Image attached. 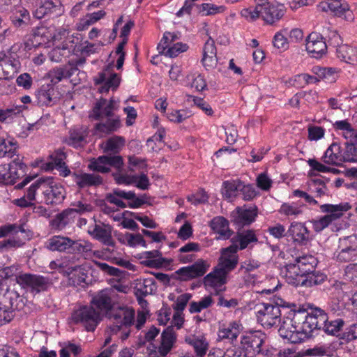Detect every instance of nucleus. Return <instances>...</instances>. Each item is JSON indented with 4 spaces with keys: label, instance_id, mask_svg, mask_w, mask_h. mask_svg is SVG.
<instances>
[{
    "label": "nucleus",
    "instance_id": "nucleus-48",
    "mask_svg": "<svg viewBox=\"0 0 357 357\" xmlns=\"http://www.w3.org/2000/svg\"><path fill=\"white\" fill-rule=\"evenodd\" d=\"M303 206L304 204L300 202L284 203L281 205L279 212L284 215L296 218L303 213Z\"/></svg>",
    "mask_w": 357,
    "mask_h": 357
},
{
    "label": "nucleus",
    "instance_id": "nucleus-13",
    "mask_svg": "<svg viewBox=\"0 0 357 357\" xmlns=\"http://www.w3.org/2000/svg\"><path fill=\"white\" fill-rule=\"evenodd\" d=\"M210 265L202 259H199L190 266L181 267L174 273L181 281H189L203 276L208 271Z\"/></svg>",
    "mask_w": 357,
    "mask_h": 357
},
{
    "label": "nucleus",
    "instance_id": "nucleus-50",
    "mask_svg": "<svg viewBox=\"0 0 357 357\" xmlns=\"http://www.w3.org/2000/svg\"><path fill=\"white\" fill-rule=\"evenodd\" d=\"M24 226L23 225H17V224H6L0 226V238H3L6 236H10L12 235H18L21 234L23 235L24 234Z\"/></svg>",
    "mask_w": 357,
    "mask_h": 357
},
{
    "label": "nucleus",
    "instance_id": "nucleus-52",
    "mask_svg": "<svg viewBox=\"0 0 357 357\" xmlns=\"http://www.w3.org/2000/svg\"><path fill=\"white\" fill-rule=\"evenodd\" d=\"M199 13L204 16L213 15L224 13L226 10L225 6H217L211 3H204L199 6Z\"/></svg>",
    "mask_w": 357,
    "mask_h": 357
},
{
    "label": "nucleus",
    "instance_id": "nucleus-36",
    "mask_svg": "<svg viewBox=\"0 0 357 357\" xmlns=\"http://www.w3.org/2000/svg\"><path fill=\"white\" fill-rule=\"evenodd\" d=\"M227 275L217 266L204 278V285L210 287H220L227 283Z\"/></svg>",
    "mask_w": 357,
    "mask_h": 357
},
{
    "label": "nucleus",
    "instance_id": "nucleus-20",
    "mask_svg": "<svg viewBox=\"0 0 357 357\" xmlns=\"http://www.w3.org/2000/svg\"><path fill=\"white\" fill-rule=\"evenodd\" d=\"M37 105L39 106H52L58 101V97L52 84H43L35 93Z\"/></svg>",
    "mask_w": 357,
    "mask_h": 357
},
{
    "label": "nucleus",
    "instance_id": "nucleus-45",
    "mask_svg": "<svg viewBox=\"0 0 357 357\" xmlns=\"http://www.w3.org/2000/svg\"><path fill=\"white\" fill-rule=\"evenodd\" d=\"M94 237L105 245L114 246V242L112 237L111 229L105 226L96 225L93 230Z\"/></svg>",
    "mask_w": 357,
    "mask_h": 357
},
{
    "label": "nucleus",
    "instance_id": "nucleus-53",
    "mask_svg": "<svg viewBox=\"0 0 357 357\" xmlns=\"http://www.w3.org/2000/svg\"><path fill=\"white\" fill-rule=\"evenodd\" d=\"M102 161L105 162V165L109 167L114 168L117 172H121L123 167V159L121 155L114 154V155H103Z\"/></svg>",
    "mask_w": 357,
    "mask_h": 357
},
{
    "label": "nucleus",
    "instance_id": "nucleus-58",
    "mask_svg": "<svg viewBox=\"0 0 357 357\" xmlns=\"http://www.w3.org/2000/svg\"><path fill=\"white\" fill-rule=\"evenodd\" d=\"M345 151L343 153L344 162H357V143L346 142Z\"/></svg>",
    "mask_w": 357,
    "mask_h": 357
},
{
    "label": "nucleus",
    "instance_id": "nucleus-18",
    "mask_svg": "<svg viewBox=\"0 0 357 357\" xmlns=\"http://www.w3.org/2000/svg\"><path fill=\"white\" fill-rule=\"evenodd\" d=\"M64 149V148H59L50 154L47 166L51 169H56L60 176L66 177L70 174L71 172L65 162L67 155Z\"/></svg>",
    "mask_w": 357,
    "mask_h": 357
},
{
    "label": "nucleus",
    "instance_id": "nucleus-23",
    "mask_svg": "<svg viewBox=\"0 0 357 357\" xmlns=\"http://www.w3.org/2000/svg\"><path fill=\"white\" fill-rule=\"evenodd\" d=\"M142 264L146 267L159 268L169 266L172 260L162 257V252L158 250L146 251L141 254Z\"/></svg>",
    "mask_w": 357,
    "mask_h": 357
},
{
    "label": "nucleus",
    "instance_id": "nucleus-40",
    "mask_svg": "<svg viewBox=\"0 0 357 357\" xmlns=\"http://www.w3.org/2000/svg\"><path fill=\"white\" fill-rule=\"evenodd\" d=\"M71 239L68 237L54 236L46 243V248L51 251L64 252L69 251Z\"/></svg>",
    "mask_w": 357,
    "mask_h": 357
},
{
    "label": "nucleus",
    "instance_id": "nucleus-24",
    "mask_svg": "<svg viewBox=\"0 0 357 357\" xmlns=\"http://www.w3.org/2000/svg\"><path fill=\"white\" fill-rule=\"evenodd\" d=\"M241 325L235 321L223 324L218 330V340H227L231 344L236 345L241 332Z\"/></svg>",
    "mask_w": 357,
    "mask_h": 357
},
{
    "label": "nucleus",
    "instance_id": "nucleus-30",
    "mask_svg": "<svg viewBox=\"0 0 357 357\" xmlns=\"http://www.w3.org/2000/svg\"><path fill=\"white\" fill-rule=\"evenodd\" d=\"M266 7L261 10V18L269 24L280 20L285 13V8L282 4H266Z\"/></svg>",
    "mask_w": 357,
    "mask_h": 357
},
{
    "label": "nucleus",
    "instance_id": "nucleus-39",
    "mask_svg": "<svg viewBox=\"0 0 357 357\" xmlns=\"http://www.w3.org/2000/svg\"><path fill=\"white\" fill-rule=\"evenodd\" d=\"M337 57L342 61L353 66L357 65V50L356 48L347 45H339L336 50Z\"/></svg>",
    "mask_w": 357,
    "mask_h": 357
},
{
    "label": "nucleus",
    "instance_id": "nucleus-56",
    "mask_svg": "<svg viewBox=\"0 0 357 357\" xmlns=\"http://www.w3.org/2000/svg\"><path fill=\"white\" fill-rule=\"evenodd\" d=\"M103 155H100L96 159H93L88 165V168L93 171L102 174L109 173L111 169L105 165V162L102 161Z\"/></svg>",
    "mask_w": 357,
    "mask_h": 357
},
{
    "label": "nucleus",
    "instance_id": "nucleus-32",
    "mask_svg": "<svg viewBox=\"0 0 357 357\" xmlns=\"http://www.w3.org/2000/svg\"><path fill=\"white\" fill-rule=\"evenodd\" d=\"M87 127L79 126L72 128L69 131L68 144L75 148L84 146L89 135Z\"/></svg>",
    "mask_w": 357,
    "mask_h": 357
},
{
    "label": "nucleus",
    "instance_id": "nucleus-6",
    "mask_svg": "<svg viewBox=\"0 0 357 357\" xmlns=\"http://www.w3.org/2000/svg\"><path fill=\"white\" fill-rule=\"evenodd\" d=\"M317 264V259L312 255H303L295 259L294 263L287 264L286 279L289 284H291L295 279L304 278L312 272Z\"/></svg>",
    "mask_w": 357,
    "mask_h": 357
},
{
    "label": "nucleus",
    "instance_id": "nucleus-51",
    "mask_svg": "<svg viewBox=\"0 0 357 357\" xmlns=\"http://www.w3.org/2000/svg\"><path fill=\"white\" fill-rule=\"evenodd\" d=\"M213 300L211 296L202 298L199 301H192L190 303L189 311L190 313H198L202 310L206 309L212 305Z\"/></svg>",
    "mask_w": 357,
    "mask_h": 357
},
{
    "label": "nucleus",
    "instance_id": "nucleus-38",
    "mask_svg": "<svg viewBox=\"0 0 357 357\" xmlns=\"http://www.w3.org/2000/svg\"><path fill=\"white\" fill-rule=\"evenodd\" d=\"M29 239L25 229H24V234L21 235H12L8 239L0 241V250L8 251L13 248H17L22 247Z\"/></svg>",
    "mask_w": 357,
    "mask_h": 357
},
{
    "label": "nucleus",
    "instance_id": "nucleus-28",
    "mask_svg": "<svg viewBox=\"0 0 357 357\" xmlns=\"http://www.w3.org/2000/svg\"><path fill=\"white\" fill-rule=\"evenodd\" d=\"M337 349V342L318 344L312 348L305 350V356L310 357H332L334 356Z\"/></svg>",
    "mask_w": 357,
    "mask_h": 357
},
{
    "label": "nucleus",
    "instance_id": "nucleus-46",
    "mask_svg": "<svg viewBox=\"0 0 357 357\" xmlns=\"http://www.w3.org/2000/svg\"><path fill=\"white\" fill-rule=\"evenodd\" d=\"M70 273L72 276L70 277V284L73 286H82L83 284H86V279L87 274L85 272L84 268L81 266H75L69 268Z\"/></svg>",
    "mask_w": 357,
    "mask_h": 357
},
{
    "label": "nucleus",
    "instance_id": "nucleus-49",
    "mask_svg": "<svg viewBox=\"0 0 357 357\" xmlns=\"http://www.w3.org/2000/svg\"><path fill=\"white\" fill-rule=\"evenodd\" d=\"M241 181L239 180L226 181L223 183L222 195L230 199L237 196L240 192Z\"/></svg>",
    "mask_w": 357,
    "mask_h": 357
},
{
    "label": "nucleus",
    "instance_id": "nucleus-44",
    "mask_svg": "<svg viewBox=\"0 0 357 357\" xmlns=\"http://www.w3.org/2000/svg\"><path fill=\"white\" fill-rule=\"evenodd\" d=\"M37 192V185L33 183L27 189L26 192L23 197L15 199L13 201V203L17 206L21 208H26L33 206V201L36 199V195Z\"/></svg>",
    "mask_w": 357,
    "mask_h": 357
},
{
    "label": "nucleus",
    "instance_id": "nucleus-2",
    "mask_svg": "<svg viewBox=\"0 0 357 357\" xmlns=\"http://www.w3.org/2000/svg\"><path fill=\"white\" fill-rule=\"evenodd\" d=\"M118 109L116 101L101 98L96 100L89 112V119L100 121L94 126L96 135L100 137L110 135L118 131L122 126L119 115L115 112Z\"/></svg>",
    "mask_w": 357,
    "mask_h": 357
},
{
    "label": "nucleus",
    "instance_id": "nucleus-64",
    "mask_svg": "<svg viewBox=\"0 0 357 357\" xmlns=\"http://www.w3.org/2000/svg\"><path fill=\"white\" fill-rule=\"evenodd\" d=\"M312 192L315 193L316 197H321L326 194L327 187L325 182L319 178L314 179L311 184Z\"/></svg>",
    "mask_w": 357,
    "mask_h": 357
},
{
    "label": "nucleus",
    "instance_id": "nucleus-62",
    "mask_svg": "<svg viewBox=\"0 0 357 357\" xmlns=\"http://www.w3.org/2000/svg\"><path fill=\"white\" fill-rule=\"evenodd\" d=\"M259 6H256L255 8H243L241 11V15L249 21H254L259 17H261V10Z\"/></svg>",
    "mask_w": 357,
    "mask_h": 357
},
{
    "label": "nucleus",
    "instance_id": "nucleus-60",
    "mask_svg": "<svg viewBox=\"0 0 357 357\" xmlns=\"http://www.w3.org/2000/svg\"><path fill=\"white\" fill-rule=\"evenodd\" d=\"M238 262H236L234 259H218V264L216 266L219 269H220L224 273L227 275L234 270Z\"/></svg>",
    "mask_w": 357,
    "mask_h": 357
},
{
    "label": "nucleus",
    "instance_id": "nucleus-29",
    "mask_svg": "<svg viewBox=\"0 0 357 357\" xmlns=\"http://www.w3.org/2000/svg\"><path fill=\"white\" fill-rule=\"evenodd\" d=\"M258 242V238L255 231L249 229L238 232L232 238L231 243L236 244L239 250L248 247L252 248L253 244Z\"/></svg>",
    "mask_w": 357,
    "mask_h": 357
},
{
    "label": "nucleus",
    "instance_id": "nucleus-41",
    "mask_svg": "<svg viewBox=\"0 0 357 357\" xmlns=\"http://www.w3.org/2000/svg\"><path fill=\"white\" fill-rule=\"evenodd\" d=\"M126 139L123 137L114 135L108 138L102 144L104 153L117 154L125 146Z\"/></svg>",
    "mask_w": 357,
    "mask_h": 357
},
{
    "label": "nucleus",
    "instance_id": "nucleus-25",
    "mask_svg": "<svg viewBox=\"0 0 357 357\" xmlns=\"http://www.w3.org/2000/svg\"><path fill=\"white\" fill-rule=\"evenodd\" d=\"M208 225L214 233L219 235L218 239H229L234 234V231L229 228V221L223 216L214 217L209 222Z\"/></svg>",
    "mask_w": 357,
    "mask_h": 357
},
{
    "label": "nucleus",
    "instance_id": "nucleus-63",
    "mask_svg": "<svg viewBox=\"0 0 357 357\" xmlns=\"http://www.w3.org/2000/svg\"><path fill=\"white\" fill-rule=\"evenodd\" d=\"M238 248L236 244H231L227 248L222 249V255L220 259H234L236 262H238V255L237 254Z\"/></svg>",
    "mask_w": 357,
    "mask_h": 357
},
{
    "label": "nucleus",
    "instance_id": "nucleus-27",
    "mask_svg": "<svg viewBox=\"0 0 357 357\" xmlns=\"http://www.w3.org/2000/svg\"><path fill=\"white\" fill-rule=\"evenodd\" d=\"M202 63L206 70L214 68L218 63L217 50L214 40L210 37L203 47Z\"/></svg>",
    "mask_w": 357,
    "mask_h": 357
},
{
    "label": "nucleus",
    "instance_id": "nucleus-10",
    "mask_svg": "<svg viewBox=\"0 0 357 357\" xmlns=\"http://www.w3.org/2000/svg\"><path fill=\"white\" fill-rule=\"evenodd\" d=\"M18 284L22 289L36 294L47 291L52 282L50 278L40 275L24 273L18 278Z\"/></svg>",
    "mask_w": 357,
    "mask_h": 357
},
{
    "label": "nucleus",
    "instance_id": "nucleus-43",
    "mask_svg": "<svg viewBox=\"0 0 357 357\" xmlns=\"http://www.w3.org/2000/svg\"><path fill=\"white\" fill-rule=\"evenodd\" d=\"M186 342L191 345L198 357H204L209 347L206 339L203 336H193L185 339Z\"/></svg>",
    "mask_w": 357,
    "mask_h": 357
},
{
    "label": "nucleus",
    "instance_id": "nucleus-3",
    "mask_svg": "<svg viewBox=\"0 0 357 357\" xmlns=\"http://www.w3.org/2000/svg\"><path fill=\"white\" fill-rule=\"evenodd\" d=\"M266 335L261 331H250L241 337V347L245 357H255L261 354L273 357L276 349L266 344Z\"/></svg>",
    "mask_w": 357,
    "mask_h": 357
},
{
    "label": "nucleus",
    "instance_id": "nucleus-33",
    "mask_svg": "<svg viewBox=\"0 0 357 357\" xmlns=\"http://www.w3.org/2000/svg\"><path fill=\"white\" fill-rule=\"evenodd\" d=\"M326 275L320 272H316L314 270L305 275L304 278H299L300 280L295 279L291 282V284L295 287H311L312 286L322 284L326 279Z\"/></svg>",
    "mask_w": 357,
    "mask_h": 357
},
{
    "label": "nucleus",
    "instance_id": "nucleus-8",
    "mask_svg": "<svg viewBox=\"0 0 357 357\" xmlns=\"http://www.w3.org/2000/svg\"><path fill=\"white\" fill-rule=\"evenodd\" d=\"M108 319L113 322L109 328L116 334L121 330H128L135 323V312L133 308L127 305H117L112 310Z\"/></svg>",
    "mask_w": 357,
    "mask_h": 357
},
{
    "label": "nucleus",
    "instance_id": "nucleus-15",
    "mask_svg": "<svg viewBox=\"0 0 357 357\" xmlns=\"http://www.w3.org/2000/svg\"><path fill=\"white\" fill-rule=\"evenodd\" d=\"M71 206L70 208L64 210L57 214L53 220V224L56 225L58 227H63L67 224L66 219L72 213H77L82 215L85 213L91 212L93 209V206L86 200L75 201L71 204Z\"/></svg>",
    "mask_w": 357,
    "mask_h": 357
},
{
    "label": "nucleus",
    "instance_id": "nucleus-1",
    "mask_svg": "<svg viewBox=\"0 0 357 357\" xmlns=\"http://www.w3.org/2000/svg\"><path fill=\"white\" fill-rule=\"evenodd\" d=\"M287 307L290 311L278 331L282 338L294 344L312 337V332L317 329H322L328 335H337L344 326L342 319H329L325 311L317 307H311L310 312L294 303H288Z\"/></svg>",
    "mask_w": 357,
    "mask_h": 357
},
{
    "label": "nucleus",
    "instance_id": "nucleus-19",
    "mask_svg": "<svg viewBox=\"0 0 357 357\" xmlns=\"http://www.w3.org/2000/svg\"><path fill=\"white\" fill-rule=\"evenodd\" d=\"M319 8L321 10L326 13L329 12L335 16H344L345 19H347V15H351L348 3L340 0L322 1L319 3Z\"/></svg>",
    "mask_w": 357,
    "mask_h": 357
},
{
    "label": "nucleus",
    "instance_id": "nucleus-21",
    "mask_svg": "<svg viewBox=\"0 0 357 357\" xmlns=\"http://www.w3.org/2000/svg\"><path fill=\"white\" fill-rule=\"evenodd\" d=\"M287 234L294 243L300 245H306L310 240V231L304 223L300 222H291Z\"/></svg>",
    "mask_w": 357,
    "mask_h": 357
},
{
    "label": "nucleus",
    "instance_id": "nucleus-59",
    "mask_svg": "<svg viewBox=\"0 0 357 357\" xmlns=\"http://www.w3.org/2000/svg\"><path fill=\"white\" fill-rule=\"evenodd\" d=\"M82 351L80 346L73 344L70 342H65L63 347L59 351L60 357H70L72 353L74 356L79 355Z\"/></svg>",
    "mask_w": 357,
    "mask_h": 357
},
{
    "label": "nucleus",
    "instance_id": "nucleus-42",
    "mask_svg": "<svg viewBox=\"0 0 357 357\" xmlns=\"http://www.w3.org/2000/svg\"><path fill=\"white\" fill-rule=\"evenodd\" d=\"M17 144L13 139H6L0 135V158H13L19 155Z\"/></svg>",
    "mask_w": 357,
    "mask_h": 357
},
{
    "label": "nucleus",
    "instance_id": "nucleus-7",
    "mask_svg": "<svg viewBox=\"0 0 357 357\" xmlns=\"http://www.w3.org/2000/svg\"><path fill=\"white\" fill-rule=\"evenodd\" d=\"M24 306L23 300L17 291L8 289L4 294H0V315L6 324L14 318L15 310H20Z\"/></svg>",
    "mask_w": 357,
    "mask_h": 357
},
{
    "label": "nucleus",
    "instance_id": "nucleus-4",
    "mask_svg": "<svg viewBox=\"0 0 357 357\" xmlns=\"http://www.w3.org/2000/svg\"><path fill=\"white\" fill-rule=\"evenodd\" d=\"M350 208L351 206L348 203L322 204L320 206L321 211L327 214L318 219H312L310 222L312 225L313 229L316 232H320L331 223L339 220Z\"/></svg>",
    "mask_w": 357,
    "mask_h": 357
},
{
    "label": "nucleus",
    "instance_id": "nucleus-57",
    "mask_svg": "<svg viewBox=\"0 0 357 357\" xmlns=\"http://www.w3.org/2000/svg\"><path fill=\"white\" fill-rule=\"evenodd\" d=\"M71 243L69 252L87 253L92 250V245L89 242L71 239Z\"/></svg>",
    "mask_w": 357,
    "mask_h": 357
},
{
    "label": "nucleus",
    "instance_id": "nucleus-5",
    "mask_svg": "<svg viewBox=\"0 0 357 357\" xmlns=\"http://www.w3.org/2000/svg\"><path fill=\"white\" fill-rule=\"evenodd\" d=\"M33 183L37 185V190L42 191L43 201L46 204H59L64 200L65 188L52 178H40Z\"/></svg>",
    "mask_w": 357,
    "mask_h": 357
},
{
    "label": "nucleus",
    "instance_id": "nucleus-22",
    "mask_svg": "<svg viewBox=\"0 0 357 357\" xmlns=\"http://www.w3.org/2000/svg\"><path fill=\"white\" fill-rule=\"evenodd\" d=\"M13 158L8 166L7 185L14 184L17 179L25 176L27 169L26 164L23 162L22 155H17Z\"/></svg>",
    "mask_w": 357,
    "mask_h": 357
},
{
    "label": "nucleus",
    "instance_id": "nucleus-55",
    "mask_svg": "<svg viewBox=\"0 0 357 357\" xmlns=\"http://www.w3.org/2000/svg\"><path fill=\"white\" fill-rule=\"evenodd\" d=\"M155 282L151 278L144 279L142 282H139L136 287V295L146 296L151 294L153 290Z\"/></svg>",
    "mask_w": 357,
    "mask_h": 357
},
{
    "label": "nucleus",
    "instance_id": "nucleus-35",
    "mask_svg": "<svg viewBox=\"0 0 357 357\" xmlns=\"http://www.w3.org/2000/svg\"><path fill=\"white\" fill-rule=\"evenodd\" d=\"M61 2L59 0H45L33 12V17L42 19L46 15L60 10Z\"/></svg>",
    "mask_w": 357,
    "mask_h": 357
},
{
    "label": "nucleus",
    "instance_id": "nucleus-16",
    "mask_svg": "<svg viewBox=\"0 0 357 357\" xmlns=\"http://www.w3.org/2000/svg\"><path fill=\"white\" fill-rule=\"evenodd\" d=\"M92 306L96 307L97 312L100 313L101 317L105 316L109 318L112 310H113L117 304L112 301L110 296V291L107 289L102 290L96 296H95L91 302Z\"/></svg>",
    "mask_w": 357,
    "mask_h": 357
},
{
    "label": "nucleus",
    "instance_id": "nucleus-61",
    "mask_svg": "<svg viewBox=\"0 0 357 357\" xmlns=\"http://www.w3.org/2000/svg\"><path fill=\"white\" fill-rule=\"evenodd\" d=\"M187 49L188 45L186 44L177 43L172 46L170 45L163 54L165 56L173 58L177 56L180 53L185 52Z\"/></svg>",
    "mask_w": 357,
    "mask_h": 357
},
{
    "label": "nucleus",
    "instance_id": "nucleus-14",
    "mask_svg": "<svg viewBox=\"0 0 357 357\" xmlns=\"http://www.w3.org/2000/svg\"><path fill=\"white\" fill-rule=\"evenodd\" d=\"M112 70L113 63H109L94 79L96 84H104L99 89L100 93H107L110 89L115 90L119 86L121 81L120 76L117 73H113Z\"/></svg>",
    "mask_w": 357,
    "mask_h": 357
},
{
    "label": "nucleus",
    "instance_id": "nucleus-47",
    "mask_svg": "<svg viewBox=\"0 0 357 357\" xmlns=\"http://www.w3.org/2000/svg\"><path fill=\"white\" fill-rule=\"evenodd\" d=\"M24 273L21 271V266L19 264H13L8 266H4L0 268V277L3 280H14L18 284V278Z\"/></svg>",
    "mask_w": 357,
    "mask_h": 357
},
{
    "label": "nucleus",
    "instance_id": "nucleus-34",
    "mask_svg": "<svg viewBox=\"0 0 357 357\" xmlns=\"http://www.w3.org/2000/svg\"><path fill=\"white\" fill-rule=\"evenodd\" d=\"M74 181L79 188H85L91 186H97L102 183L100 176L94 174L82 173L73 174Z\"/></svg>",
    "mask_w": 357,
    "mask_h": 357
},
{
    "label": "nucleus",
    "instance_id": "nucleus-26",
    "mask_svg": "<svg viewBox=\"0 0 357 357\" xmlns=\"http://www.w3.org/2000/svg\"><path fill=\"white\" fill-rule=\"evenodd\" d=\"M344 158L340 145L337 143H333L325 151L321 160L328 165L340 166L344 162Z\"/></svg>",
    "mask_w": 357,
    "mask_h": 357
},
{
    "label": "nucleus",
    "instance_id": "nucleus-54",
    "mask_svg": "<svg viewBox=\"0 0 357 357\" xmlns=\"http://www.w3.org/2000/svg\"><path fill=\"white\" fill-rule=\"evenodd\" d=\"M239 221L243 225H248L252 222L257 215L256 207L249 208H239L238 210Z\"/></svg>",
    "mask_w": 357,
    "mask_h": 357
},
{
    "label": "nucleus",
    "instance_id": "nucleus-9",
    "mask_svg": "<svg viewBox=\"0 0 357 357\" xmlns=\"http://www.w3.org/2000/svg\"><path fill=\"white\" fill-rule=\"evenodd\" d=\"M70 319L75 324H81L87 331H93L102 320V317L92 305H84L74 310Z\"/></svg>",
    "mask_w": 357,
    "mask_h": 357
},
{
    "label": "nucleus",
    "instance_id": "nucleus-37",
    "mask_svg": "<svg viewBox=\"0 0 357 357\" xmlns=\"http://www.w3.org/2000/svg\"><path fill=\"white\" fill-rule=\"evenodd\" d=\"M10 20L15 27H24L30 24L31 16L26 8L19 6L13 10L10 15Z\"/></svg>",
    "mask_w": 357,
    "mask_h": 357
},
{
    "label": "nucleus",
    "instance_id": "nucleus-31",
    "mask_svg": "<svg viewBox=\"0 0 357 357\" xmlns=\"http://www.w3.org/2000/svg\"><path fill=\"white\" fill-rule=\"evenodd\" d=\"M176 341V335L172 327H167L161 334V341L158 347V353L165 357L172 349Z\"/></svg>",
    "mask_w": 357,
    "mask_h": 357
},
{
    "label": "nucleus",
    "instance_id": "nucleus-11",
    "mask_svg": "<svg viewBox=\"0 0 357 357\" xmlns=\"http://www.w3.org/2000/svg\"><path fill=\"white\" fill-rule=\"evenodd\" d=\"M339 249L335 254V259L341 263L357 264V236L355 235L340 239Z\"/></svg>",
    "mask_w": 357,
    "mask_h": 357
},
{
    "label": "nucleus",
    "instance_id": "nucleus-17",
    "mask_svg": "<svg viewBox=\"0 0 357 357\" xmlns=\"http://www.w3.org/2000/svg\"><path fill=\"white\" fill-rule=\"evenodd\" d=\"M306 50L314 58H321L326 53L327 45L321 35L312 32L306 39Z\"/></svg>",
    "mask_w": 357,
    "mask_h": 357
},
{
    "label": "nucleus",
    "instance_id": "nucleus-12",
    "mask_svg": "<svg viewBox=\"0 0 357 357\" xmlns=\"http://www.w3.org/2000/svg\"><path fill=\"white\" fill-rule=\"evenodd\" d=\"M257 318L261 325L270 328L280 321L281 310L278 304L261 303L257 305Z\"/></svg>",
    "mask_w": 357,
    "mask_h": 357
}]
</instances>
